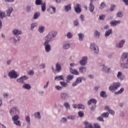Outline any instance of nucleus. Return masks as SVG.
<instances>
[{"label":"nucleus","mask_w":128,"mask_h":128,"mask_svg":"<svg viewBox=\"0 0 128 128\" xmlns=\"http://www.w3.org/2000/svg\"><path fill=\"white\" fill-rule=\"evenodd\" d=\"M18 120H20V116L18 114L13 116H12V120L14 124H16V126H22L20 121Z\"/></svg>","instance_id":"4"},{"label":"nucleus","mask_w":128,"mask_h":128,"mask_svg":"<svg viewBox=\"0 0 128 128\" xmlns=\"http://www.w3.org/2000/svg\"><path fill=\"white\" fill-rule=\"evenodd\" d=\"M78 116L80 118H82L84 116V113L82 111H80L78 112Z\"/></svg>","instance_id":"53"},{"label":"nucleus","mask_w":128,"mask_h":128,"mask_svg":"<svg viewBox=\"0 0 128 128\" xmlns=\"http://www.w3.org/2000/svg\"><path fill=\"white\" fill-rule=\"evenodd\" d=\"M60 96L62 100H68V98H70V94L66 92H62L60 94Z\"/></svg>","instance_id":"10"},{"label":"nucleus","mask_w":128,"mask_h":128,"mask_svg":"<svg viewBox=\"0 0 128 128\" xmlns=\"http://www.w3.org/2000/svg\"><path fill=\"white\" fill-rule=\"evenodd\" d=\"M8 76L11 79L18 78V72H16L14 70H11L9 72Z\"/></svg>","instance_id":"6"},{"label":"nucleus","mask_w":128,"mask_h":128,"mask_svg":"<svg viewBox=\"0 0 128 128\" xmlns=\"http://www.w3.org/2000/svg\"><path fill=\"white\" fill-rule=\"evenodd\" d=\"M120 83L118 82H114L112 86H109L108 90L110 92H114V90H116L118 88H120Z\"/></svg>","instance_id":"5"},{"label":"nucleus","mask_w":128,"mask_h":128,"mask_svg":"<svg viewBox=\"0 0 128 128\" xmlns=\"http://www.w3.org/2000/svg\"><path fill=\"white\" fill-rule=\"evenodd\" d=\"M90 48L92 52H94V54H98L100 52V50L98 49V46L95 44H92L90 45Z\"/></svg>","instance_id":"7"},{"label":"nucleus","mask_w":128,"mask_h":128,"mask_svg":"<svg viewBox=\"0 0 128 128\" xmlns=\"http://www.w3.org/2000/svg\"><path fill=\"white\" fill-rule=\"evenodd\" d=\"M28 74L29 76H33V74H34V70H30L28 72Z\"/></svg>","instance_id":"60"},{"label":"nucleus","mask_w":128,"mask_h":128,"mask_svg":"<svg viewBox=\"0 0 128 128\" xmlns=\"http://www.w3.org/2000/svg\"><path fill=\"white\" fill-rule=\"evenodd\" d=\"M70 48V44L68 42L64 43L62 48L63 50H68Z\"/></svg>","instance_id":"25"},{"label":"nucleus","mask_w":128,"mask_h":128,"mask_svg":"<svg viewBox=\"0 0 128 128\" xmlns=\"http://www.w3.org/2000/svg\"><path fill=\"white\" fill-rule=\"evenodd\" d=\"M75 12L77 14H80V12H82V8H80V4H76V7L74 8Z\"/></svg>","instance_id":"21"},{"label":"nucleus","mask_w":128,"mask_h":128,"mask_svg":"<svg viewBox=\"0 0 128 128\" xmlns=\"http://www.w3.org/2000/svg\"><path fill=\"white\" fill-rule=\"evenodd\" d=\"M61 124H66L68 122V119L66 117H63L60 119Z\"/></svg>","instance_id":"41"},{"label":"nucleus","mask_w":128,"mask_h":128,"mask_svg":"<svg viewBox=\"0 0 128 128\" xmlns=\"http://www.w3.org/2000/svg\"><path fill=\"white\" fill-rule=\"evenodd\" d=\"M78 108L79 110H84V108H85L84 105L82 104H78Z\"/></svg>","instance_id":"54"},{"label":"nucleus","mask_w":128,"mask_h":128,"mask_svg":"<svg viewBox=\"0 0 128 128\" xmlns=\"http://www.w3.org/2000/svg\"><path fill=\"white\" fill-rule=\"evenodd\" d=\"M42 0H36L35 4L36 6H42Z\"/></svg>","instance_id":"44"},{"label":"nucleus","mask_w":128,"mask_h":128,"mask_svg":"<svg viewBox=\"0 0 128 128\" xmlns=\"http://www.w3.org/2000/svg\"><path fill=\"white\" fill-rule=\"evenodd\" d=\"M100 96L102 98H106V92L104 90H102L100 92Z\"/></svg>","instance_id":"46"},{"label":"nucleus","mask_w":128,"mask_h":128,"mask_svg":"<svg viewBox=\"0 0 128 128\" xmlns=\"http://www.w3.org/2000/svg\"><path fill=\"white\" fill-rule=\"evenodd\" d=\"M12 60H8L6 61V64L7 66H10V64H12Z\"/></svg>","instance_id":"62"},{"label":"nucleus","mask_w":128,"mask_h":128,"mask_svg":"<svg viewBox=\"0 0 128 128\" xmlns=\"http://www.w3.org/2000/svg\"><path fill=\"white\" fill-rule=\"evenodd\" d=\"M104 8H106V4L104 2H102L100 4L99 8L100 10H104Z\"/></svg>","instance_id":"40"},{"label":"nucleus","mask_w":128,"mask_h":128,"mask_svg":"<svg viewBox=\"0 0 128 128\" xmlns=\"http://www.w3.org/2000/svg\"><path fill=\"white\" fill-rule=\"evenodd\" d=\"M80 66H86L88 62V57L84 56L82 58V60L80 61Z\"/></svg>","instance_id":"12"},{"label":"nucleus","mask_w":128,"mask_h":128,"mask_svg":"<svg viewBox=\"0 0 128 128\" xmlns=\"http://www.w3.org/2000/svg\"><path fill=\"white\" fill-rule=\"evenodd\" d=\"M120 66L123 68L128 69V52H123L121 56Z\"/></svg>","instance_id":"1"},{"label":"nucleus","mask_w":128,"mask_h":128,"mask_svg":"<svg viewBox=\"0 0 128 128\" xmlns=\"http://www.w3.org/2000/svg\"><path fill=\"white\" fill-rule=\"evenodd\" d=\"M66 36L67 38L70 39V38H72V36H74L72 35V32H68L66 34Z\"/></svg>","instance_id":"45"},{"label":"nucleus","mask_w":128,"mask_h":128,"mask_svg":"<svg viewBox=\"0 0 128 128\" xmlns=\"http://www.w3.org/2000/svg\"><path fill=\"white\" fill-rule=\"evenodd\" d=\"M44 26H40L38 29V30L40 34H42L44 32Z\"/></svg>","instance_id":"43"},{"label":"nucleus","mask_w":128,"mask_h":128,"mask_svg":"<svg viewBox=\"0 0 128 128\" xmlns=\"http://www.w3.org/2000/svg\"><path fill=\"white\" fill-rule=\"evenodd\" d=\"M38 26V23L37 22H33L30 24V30H34V28H36Z\"/></svg>","instance_id":"37"},{"label":"nucleus","mask_w":128,"mask_h":128,"mask_svg":"<svg viewBox=\"0 0 128 128\" xmlns=\"http://www.w3.org/2000/svg\"><path fill=\"white\" fill-rule=\"evenodd\" d=\"M96 102H98V100L94 98H91L88 101L87 104L88 106H90L92 104H93L90 108V110L92 112H94L96 110Z\"/></svg>","instance_id":"3"},{"label":"nucleus","mask_w":128,"mask_h":128,"mask_svg":"<svg viewBox=\"0 0 128 128\" xmlns=\"http://www.w3.org/2000/svg\"><path fill=\"white\" fill-rule=\"evenodd\" d=\"M55 88L57 90H62V86L56 85L55 86Z\"/></svg>","instance_id":"56"},{"label":"nucleus","mask_w":128,"mask_h":128,"mask_svg":"<svg viewBox=\"0 0 128 128\" xmlns=\"http://www.w3.org/2000/svg\"><path fill=\"white\" fill-rule=\"evenodd\" d=\"M41 10L42 12H46V2L42 3V4L41 5Z\"/></svg>","instance_id":"27"},{"label":"nucleus","mask_w":128,"mask_h":128,"mask_svg":"<svg viewBox=\"0 0 128 128\" xmlns=\"http://www.w3.org/2000/svg\"><path fill=\"white\" fill-rule=\"evenodd\" d=\"M117 78L120 80H124V75H122V73L120 72H118L117 74Z\"/></svg>","instance_id":"28"},{"label":"nucleus","mask_w":128,"mask_h":128,"mask_svg":"<svg viewBox=\"0 0 128 128\" xmlns=\"http://www.w3.org/2000/svg\"><path fill=\"white\" fill-rule=\"evenodd\" d=\"M108 112H104L102 114H101V116H102V118H108Z\"/></svg>","instance_id":"49"},{"label":"nucleus","mask_w":128,"mask_h":128,"mask_svg":"<svg viewBox=\"0 0 128 128\" xmlns=\"http://www.w3.org/2000/svg\"><path fill=\"white\" fill-rule=\"evenodd\" d=\"M93 2L94 0H90L88 8L90 12H94V5Z\"/></svg>","instance_id":"14"},{"label":"nucleus","mask_w":128,"mask_h":128,"mask_svg":"<svg viewBox=\"0 0 128 128\" xmlns=\"http://www.w3.org/2000/svg\"><path fill=\"white\" fill-rule=\"evenodd\" d=\"M56 70L58 72H62V66L59 63H56Z\"/></svg>","instance_id":"24"},{"label":"nucleus","mask_w":128,"mask_h":128,"mask_svg":"<svg viewBox=\"0 0 128 128\" xmlns=\"http://www.w3.org/2000/svg\"><path fill=\"white\" fill-rule=\"evenodd\" d=\"M106 16L104 14L99 16V19L100 20H104Z\"/></svg>","instance_id":"61"},{"label":"nucleus","mask_w":128,"mask_h":128,"mask_svg":"<svg viewBox=\"0 0 128 128\" xmlns=\"http://www.w3.org/2000/svg\"><path fill=\"white\" fill-rule=\"evenodd\" d=\"M28 77L27 76H23L16 79V82L18 84H24V80H28Z\"/></svg>","instance_id":"9"},{"label":"nucleus","mask_w":128,"mask_h":128,"mask_svg":"<svg viewBox=\"0 0 128 128\" xmlns=\"http://www.w3.org/2000/svg\"><path fill=\"white\" fill-rule=\"evenodd\" d=\"M10 113L12 116L14 114H20V110L16 106H14L12 108H10Z\"/></svg>","instance_id":"8"},{"label":"nucleus","mask_w":128,"mask_h":128,"mask_svg":"<svg viewBox=\"0 0 128 128\" xmlns=\"http://www.w3.org/2000/svg\"><path fill=\"white\" fill-rule=\"evenodd\" d=\"M60 84L62 87V88H66L68 86V83L65 82H60Z\"/></svg>","instance_id":"42"},{"label":"nucleus","mask_w":128,"mask_h":128,"mask_svg":"<svg viewBox=\"0 0 128 128\" xmlns=\"http://www.w3.org/2000/svg\"><path fill=\"white\" fill-rule=\"evenodd\" d=\"M105 110H108V112H109L110 114H112V116H114L116 112L110 108V107L108 106H106L104 108Z\"/></svg>","instance_id":"20"},{"label":"nucleus","mask_w":128,"mask_h":128,"mask_svg":"<svg viewBox=\"0 0 128 128\" xmlns=\"http://www.w3.org/2000/svg\"><path fill=\"white\" fill-rule=\"evenodd\" d=\"M126 43V40H122L120 41L119 44H116V48H124V44Z\"/></svg>","instance_id":"13"},{"label":"nucleus","mask_w":128,"mask_h":128,"mask_svg":"<svg viewBox=\"0 0 128 128\" xmlns=\"http://www.w3.org/2000/svg\"><path fill=\"white\" fill-rule=\"evenodd\" d=\"M10 40L14 42V44H16V42H18V40L16 38V36L10 38Z\"/></svg>","instance_id":"52"},{"label":"nucleus","mask_w":128,"mask_h":128,"mask_svg":"<svg viewBox=\"0 0 128 128\" xmlns=\"http://www.w3.org/2000/svg\"><path fill=\"white\" fill-rule=\"evenodd\" d=\"M58 34V32L56 31H52L50 32L46 36L44 37V42L50 44V42H54L55 40L56 37Z\"/></svg>","instance_id":"2"},{"label":"nucleus","mask_w":128,"mask_h":128,"mask_svg":"<svg viewBox=\"0 0 128 128\" xmlns=\"http://www.w3.org/2000/svg\"><path fill=\"white\" fill-rule=\"evenodd\" d=\"M80 18L82 22H84V14H81L80 16Z\"/></svg>","instance_id":"63"},{"label":"nucleus","mask_w":128,"mask_h":128,"mask_svg":"<svg viewBox=\"0 0 128 128\" xmlns=\"http://www.w3.org/2000/svg\"><path fill=\"white\" fill-rule=\"evenodd\" d=\"M22 88H24L25 90H30L32 88V86H30V84H24L22 86Z\"/></svg>","instance_id":"23"},{"label":"nucleus","mask_w":128,"mask_h":128,"mask_svg":"<svg viewBox=\"0 0 128 128\" xmlns=\"http://www.w3.org/2000/svg\"><path fill=\"white\" fill-rule=\"evenodd\" d=\"M94 126L95 128H100V126L98 124H94Z\"/></svg>","instance_id":"64"},{"label":"nucleus","mask_w":128,"mask_h":128,"mask_svg":"<svg viewBox=\"0 0 128 128\" xmlns=\"http://www.w3.org/2000/svg\"><path fill=\"white\" fill-rule=\"evenodd\" d=\"M22 30L18 29H14L12 30V34L14 36H20L22 34Z\"/></svg>","instance_id":"16"},{"label":"nucleus","mask_w":128,"mask_h":128,"mask_svg":"<svg viewBox=\"0 0 128 128\" xmlns=\"http://www.w3.org/2000/svg\"><path fill=\"white\" fill-rule=\"evenodd\" d=\"M68 120H74L76 118V116L75 115L70 114L67 116Z\"/></svg>","instance_id":"36"},{"label":"nucleus","mask_w":128,"mask_h":128,"mask_svg":"<svg viewBox=\"0 0 128 128\" xmlns=\"http://www.w3.org/2000/svg\"><path fill=\"white\" fill-rule=\"evenodd\" d=\"M55 80H64V76H58L54 77Z\"/></svg>","instance_id":"29"},{"label":"nucleus","mask_w":128,"mask_h":128,"mask_svg":"<svg viewBox=\"0 0 128 128\" xmlns=\"http://www.w3.org/2000/svg\"><path fill=\"white\" fill-rule=\"evenodd\" d=\"M78 40L80 42H82V39L84 38V35L82 33L78 34Z\"/></svg>","instance_id":"38"},{"label":"nucleus","mask_w":128,"mask_h":128,"mask_svg":"<svg viewBox=\"0 0 128 128\" xmlns=\"http://www.w3.org/2000/svg\"><path fill=\"white\" fill-rule=\"evenodd\" d=\"M26 121L28 124L27 128H30V116H26Z\"/></svg>","instance_id":"31"},{"label":"nucleus","mask_w":128,"mask_h":128,"mask_svg":"<svg viewBox=\"0 0 128 128\" xmlns=\"http://www.w3.org/2000/svg\"><path fill=\"white\" fill-rule=\"evenodd\" d=\"M112 34V30L110 29L108 30H106L105 32V36H110V34Z\"/></svg>","instance_id":"35"},{"label":"nucleus","mask_w":128,"mask_h":128,"mask_svg":"<svg viewBox=\"0 0 128 128\" xmlns=\"http://www.w3.org/2000/svg\"><path fill=\"white\" fill-rule=\"evenodd\" d=\"M64 10L66 12H68L70 10H72V4H69L64 6Z\"/></svg>","instance_id":"18"},{"label":"nucleus","mask_w":128,"mask_h":128,"mask_svg":"<svg viewBox=\"0 0 128 128\" xmlns=\"http://www.w3.org/2000/svg\"><path fill=\"white\" fill-rule=\"evenodd\" d=\"M124 88H121L118 92H115L116 94H122L124 92Z\"/></svg>","instance_id":"51"},{"label":"nucleus","mask_w":128,"mask_h":128,"mask_svg":"<svg viewBox=\"0 0 128 128\" xmlns=\"http://www.w3.org/2000/svg\"><path fill=\"white\" fill-rule=\"evenodd\" d=\"M73 24L74 26H80V22H78V20L76 19L73 21Z\"/></svg>","instance_id":"48"},{"label":"nucleus","mask_w":128,"mask_h":128,"mask_svg":"<svg viewBox=\"0 0 128 128\" xmlns=\"http://www.w3.org/2000/svg\"><path fill=\"white\" fill-rule=\"evenodd\" d=\"M64 106H65V108L66 110H70V103L67 102H64Z\"/></svg>","instance_id":"30"},{"label":"nucleus","mask_w":128,"mask_h":128,"mask_svg":"<svg viewBox=\"0 0 128 128\" xmlns=\"http://www.w3.org/2000/svg\"><path fill=\"white\" fill-rule=\"evenodd\" d=\"M100 36V32H98V31L95 30L94 32V38H99Z\"/></svg>","instance_id":"39"},{"label":"nucleus","mask_w":128,"mask_h":128,"mask_svg":"<svg viewBox=\"0 0 128 128\" xmlns=\"http://www.w3.org/2000/svg\"><path fill=\"white\" fill-rule=\"evenodd\" d=\"M74 75H72V74L68 75L66 77V82H70V80H74Z\"/></svg>","instance_id":"26"},{"label":"nucleus","mask_w":128,"mask_h":128,"mask_svg":"<svg viewBox=\"0 0 128 128\" xmlns=\"http://www.w3.org/2000/svg\"><path fill=\"white\" fill-rule=\"evenodd\" d=\"M122 22L120 20H115L113 21H111L110 22V24L111 26H116L117 24H120Z\"/></svg>","instance_id":"15"},{"label":"nucleus","mask_w":128,"mask_h":128,"mask_svg":"<svg viewBox=\"0 0 128 128\" xmlns=\"http://www.w3.org/2000/svg\"><path fill=\"white\" fill-rule=\"evenodd\" d=\"M40 16V12H36L33 16V20H38V18Z\"/></svg>","instance_id":"32"},{"label":"nucleus","mask_w":128,"mask_h":128,"mask_svg":"<svg viewBox=\"0 0 128 128\" xmlns=\"http://www.w3.org/2000/svg\"><path fill=\"white\" fill-rule=\"evenodd\" d=\"M43 46H44L46 52L48 53L52 50V46L50 44V43H46L44 42Z\"/></svg>","instance_id":"11"},{"label":"nucleus","mask_w":128,"mask_h":128,"mask_svg":"<svg viewBox=\"0 0 128 128\" xmlns=\"http://www.w3.org/2000/svg\"><path fill=\"white\" fill-rule=\"evenodd\" d=\"M12 12H14V8L9 7L6 10V16H10V14H12Z\"/></svg>","instance_id":"17"},{"label":"nucleus","mask_w":128,"mask_h":128,"mask_svg":"<svg viewBox=\"0 0 128 128\" xmlns=\"http://www.w3.org/2000/svg\"><path fill=\"white\" fill-rule=\"evenodd\" d=\"M116 8V5L112 4L110 8V12H114V8Z\"/></svg>","instance_id":"55"},{"label":"nucleus","mask_w":128,"mask_h":128,"mask_svg":"<svg viewBox=\"0 0 128 128\" xmlns=\"http://www.w3.org/2000/svg\"><path fill=\"white\" fill-rule=\"evenodd\" d=\"M34 118H37V120H40L42 118V116H40V112H36L34 114Z\"/></svg>","instance_id":"33"},{"label":"nucleus","mask_w":128,"mask_h":128,"mask_svg":"<svg viewBox=\"0 0 128 128\" xmlns=\"http://www.w3.org/2000/svg\"><path fill=\"white\" fill-rule=\"evenodd\" d=\"M69 69L70 70V72H71V74H74L75 76L80 75V72H78V70L72 68H69Z\"/></svg>","instance_id":"19"},{"label":"nucleus","mask_w":128,"mask_h":128,"mask_svg":"<svg viewBox=\"0 0 128 128\" xmlns=\"http://www.w3.org/2000/svg\"><path fill=\"white\" fill-rule=\"evenodd\" d=\"M103 68H102V70L106 74H108L110 72V68H108V67L105 66L104 65H102Z\"/></svg>","instance_id":"22"},{"label":"nucleus","mask_w":128,"mask_h":128,"mask_svg":"<svg viewBox=\"0 0 128 128\" xmlns=\"http://www.w3.org/2000/svg\"><path fill=\"white\" fill-rule=\"evenodd\" d=\"M76 82L78 84H80V82H82V78L80 77H78L76 78Z\"/></svg>","instance_id":"59"},{"label":"nucleus","mask_w":128,"mask_h":128,"mask_svg":"<svg viewBox=\"0 0 128 128\" xmlns=\"http://www.w3.org/2000/svg\"><path fill=\"white\" fill-rule=\"evenodd\" d=\"M86 67L82 66L79 68V72L80 74H84V72H86Z\"/></svg>","instance_id":"34"},{"label":"nucleus","mask_w":128,"mask_h":128,"mask_svg":"<svg viewBox=\"0 0 128 128\" xmlns=\"http://www.w3.org/2000/svg\"><path fill=\"white\" fill-rule=\"evenodd\" d=\"M116 16L118 18H122V16H124V14L121 12H118L116 14Z\"/></svg>","instance_id":"57"},{"label":"nucleus","mask_w":128,"mask_h":128,"mask_svg":"<svg viewBox=\"0 0 128 128\" xmlns=\"http://www.w3.org/2000/svg\"><path fill=\"white\" fill-rule=\"evenodd\" d=\"M6 16V12H0V18L2 20V18H4Z\"/></svg>","instance_id":"47"},{"label":"nucleus","mask_w":128,"mask_h":128,"mask_svg":"<svg viewBox=\"0 0 128 128\" xmlns=\"http://www.w3.org/2000/svg\"><path fill=\"white\" fill-rule=\"evenodd\" d=\"M97 120H99V122H104V117L102 116V115L100 116H99L97 118Z\"/></svg>","instance_id":"58"},{"label":"nucleus","mask_w":128,"mask_h":128,"mask_svg":"<svg viewBox=\"0 0 128 128\" xmlns=\"http://www.w3.org/2000/svg\"><path fill=\"white\" fill-rule=\"evenodd\" d=\"M25 10L27 12H32V6H27L26 7Z\"/></svg>","instance_id":"50"}]
</instances>
